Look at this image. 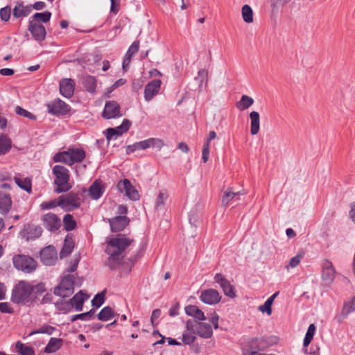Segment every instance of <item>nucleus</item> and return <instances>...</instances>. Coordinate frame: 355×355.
<instances>
[{
  "instance_id": "20",
  "label": "nucleus",
  "mask_w": 355,
  "mask_h": 355,
  "mask_svg": "<svg viewBox=\"0 0 355 355\" xmlns=\"http://www.w3.org/2000/svg\"><path fill=\"white\" fill-rule=\"evenodd\" d=\"M162 82L159 79H153L150 81L145 87L144 98L146 101H150L158 94Z\"/></svg>"
},
{
  "instance_id": "40",
  "label": "nucleus",
  "mask_w": 355,
  "mask_h": 355,
  "mask_svg": "<svg viewBox=\"0 0 355 355\" xmlns=\"http://www.w3.org/2000/svg\"><path fill=\"white\" fill-rule=\"evenodd\" d=\"M355 311V295L352 298L351 300L345 302L342 311L341 315L343 318H346L349 313Z\"/></svg>"
},
{
  "instance_id": "1",
  "label": "nucleus",
  "mask_w": 355,
  "mask_h": 355,
  "mask_svg": "<svg viewBox=\"0 0 355 355\" xmlns=\"http://www.w3.org/2000/svg\"><path fill=\"white\" fill-rule=\"evenodd\" d=\"M46 291V284L42 282L34 284L31 282L20 280L12 290L10 300L16 304L31 306L38 302Z\"/></svg>"
},
{
  "instance_id": "59",
  "label": "nucleus",
  "mask_w": 355,
  "mask_h": 355,
  "mask_svg": "<svg viewBox=\"0 0 355 355\" xmlns=\"http://www.w3.org/2000/svg\"><path fill=\"white\" fill-rule=\"evenodd\" d=\"M0 312L2 313H14V309L11 307L8 302H0Z\"/></svg>"
},
{
  "instance_id": "45",
  "label": "nucleus",
  "mask_w": 355,
  "mask_h": 355,
  "mask_svg": "<svg viewBox=\"0 0 355 355\" xmlns=\"http://www.w3.org/2000/svg\"><path fill=\"white\" fill-rule=\"evenodd\" d=\"M167 198V191L166 190L160 191L156 199L155 208L157 210L163 209L165 204V201L166 200Z\"/></svg>"
},
{
  "instance_id": "53",
  "label": "nucleus",
  "mask_w": 355,
  "mask_h": 355,
  "mask_svg": "<svg viewBox=\"0 0 355 355\" xmlns=\"http://www.w3.org/2000/svg\"><path fill=\"white\" fill-rule=\"evenodd\" d=\"M292 0H270V7L272 12L278 10L281 7H284L290 3Z\"/></svg>"
},
{
  "instance_id": "36",
  "label": "nucleus",
  "mask_w": 355,
  "mask_h": 355,
  "mask_svg": "<svg viewBox=\"0 0 355 355\" xmlns=\"http://www.w3.org/2000/svg\"><path fill=\"white\" fill-rule=\"evenodd\" d=\"M89 196L93 200L99 199L103 195L102 186L96 181L94 182L89 189Z\"/></svg>"
},
{
  "instance_id": "2",
  "label": "nucleus",
  "mask_w": 355,
  "mask_h": 355,
  "mask_svg": "<svg viewBox=\"0 0 355 355\" xmlns=\"http://www.w3.org/2000/svg\"><path fill=\"white\" fill-rule=\"evenodd\" d=\"M134 239L127 238L125 234H118L107 241L105 252L109 255L107 266L111 270L118 268L124 258L123 252L131 245Z\"/></svg>"
},
{
  "instance_id": "43",
  "label": "nucleus",
  "mask_w": 355,
  "mask_h": 355,
  "mask_svg": "<svg viewBox=\"0 0 355 355\" xmlns=\"http://www.w3.org/2000/svg\"><path fill=\"white\" fill-rule=\"evenodd\" d=\"M94 314H95V309H92L87 312L72 315L70 319V321L71 322H73L76 321V320H89L94 318Z\"/></svg>"
},
{
  "instance_id": "33",
  "label": "nucleus",
  "mask_w": 355,
  "mask_h": 355,
  "mask_svg": "<svg viewBox=\"0 0 355 355\" xmlns=\"http://www.w3.org/2000/svg\"><path fill=\"white\" fill-rule=\"evenodd\" d=\"M114 316V310L109 306L103 308L97 315L98 319L101 321H107Z\"/></svg>"
},
{
  "instance_id": "56",
  "label": "nucleus",
  "mask_w": 355,
  "mask_h": 355,
  "mask_svg": "<svg viewBox=\"0 0 355 355\" xmlns=\"http://www.w3.org/2000/svg\"><path fill=\"white\" fill-rule=\"evenodd\" d=\"M193 334H192V333L184 332L182 334V342L185 345H192L196 340V336H194Z\"/></svg>"
},
{
  "instance_id": "57",
  "label": "nucleus",
  "mask_w": 355,
  "mask_h": 355,
  "mask_svg": "<svg viewBox=\"0 0 355 355\" xmlns=\"http://www.w3.org/2000/svg\"><path fill=\"white\" fill-rule=\"evenodd\" d=\"M304 256V252L303 251L300 252L297 254L293 257H292L289 262V266L291 268L296 267L301 261L302 259Z\"/></svg>"
},
{
  "instance_id": "21",
  "label": "nucleus",
  "mask_w": 355,
  "mask_h": 355,
  "mask_svg": "<svg viewBox=\"0 0 355 355\" xmlns=\"http://www.w3.org/2000/svg\"><path fill=\"white\" fill-rule=\"evenodd\" d=\"M89 295H87L84 291L80 290L69 300L71 304V309L74 308L76 311H81L83 309V304L85 301L87 300Z\"/></svg>"
},
{
  "instance_id": "62",
  "label": "nucleus",
  "mask_w": 355,
  "mask_h": 355,
  "mask_svg": "<svg viewBox=\"0 0 355 355\" xmlns=\"http://www.w3.org/2000/svg\"><path fill=\"white\" fill-rule=\"evenodd\" d=\"M53 295L50 293H46L41 300L39 299L40 304H51L53 302Z\"/></svg>"
},
{
  "instance_id": "7",
  "label": "nucleus",
  "mask_w": 355,
  "mask_h": 355,
  "mask_svg": "<svg viewBox=\"0 0 355 355\" xmlns=\"http://www.w3.org/2000/svg\"><path fill=\"white\" fill-rule=\"evenodd\" d=\"M277 343V338L275 336H263L259 338H251L248 343V345L250 349H254L257 351V354L259 355L260 351H264L267 348Z\"/></svg>"
},
{
  "instance_id": "64",
  "label": "nucleus",
  "mask_w": 355,
  "mask_h": 355,
  "mask_svg": "<svg viewBox=\"0 0 355 355\" xmlns=\"http://www.w3.org/2000/svg\"><path fill=\"white\" fill-rule=\"evenodd\" d=\"M209 320L213 324L215 329L218 328L219 316L216 312L211 314V317Z\"/></svg>"
},
{
  "instance_id": "22",
  "label": "nucleus",
  "mask_w": 355,
  "mask_h": 355,
  "mask_svg": "<svg viewBox=\"0 0 355 355\" xmlns=\"http://www.w3.org/2000/svg\"><path fill=\"white\" fill-rule=\"evenodd\" d=\"M60 92L66 97L70 98L73 96L74 92L75 83L71 78H64L60 82Z\"/></svg>"
},
{
  "instance_id": "26",
  "label": "nucleus",
  "mask_w": 355,
  "mask_h": 355,
  "mask_svg": "<svg viewBox=\"0 0 355 355\" xmlns=\"http://www.w3.org/2000/svg\"><path fill=\"white\" fill-rule=\"evenodd\" d=\"M196 334L205 339L210 338L213 335L212 327L209 323L202 321L199 322L196 327Z\"/></svg>"
},
{
  "instance_id": "31",
  "label": "nucleus",
  "mask_w": 355,
  "mask_h": 355,
  "mask_svg": "<svg viewBox=\"0 0 355 355\" xmlns=\"http://www.w3.org/2000/svg\"><path fill=\"white\" fill-rule=\"evenodd\" d=\"M250 132L252 135H257L259 131L260 116L259 112L252 111L250 113Z\"/></svg>"
},
{
  "instance_id": "54",
  "label": "nucleus",
  "mask_w": 355,
  "mask_h": 355,
  "mask_svg": "<svg viewBox=\"0 0 355 355\" xmlns=\"http://www.w3.org/2000/svg\"><path fill=\"white\" fill-rule=\"evenodd\" d=\"M66 241H67V239H65L64 245L60 252V259H63V258L67 257L68 255H69L72 252L73 249V245L69 244V243L67 244V243H66Z\"/></svg>"
},
{
  "instance_id": "55",
  "label": "nucleus",
  "mask_w": 355,
  "mask_h": 355,
  "mask_svg": "<svg viewBox=\"0 0 355 355\" xmlns=\"http://www.w3.org/2000/svg\"><path fill=\"white\" fill-rule=\"evenodd\" d=\"M11 8L9 6L2 8L0 10V18L3 21L7 22L10 19Z\"/></svg>"
},
{
  "instance_id": "35",
  "label": "nucleus",
  "mask_w": 355,
  "mask_h": 355,
  "mask_svg": "<svg viewBox=\"0 0 355 355\" xmlns=\"http://www.w3.org/2000/svg\"><path fill=\"white\" fill-rule=\"evenodd\" d=\"M315 326L313 324H311L308 327V329L305 334V337L303 340V347L304 348V353H308V349H306V347L309 345L311 340H313V336L315 334Z\"/></svg>"
},
{
  "instance_id": "61",
  "label": "nucleus",
  "mask_w": 355,
  "mask_h": 355,
  "mask_svg": "<svg viewBox=\"0 0 355 355\" xmlns=\"http://www.w3.org/2000/svg\"><path fill=\"white\" fill-rule=\"evenodd\" d=\"M209 148L208 144H204L202 152V159L204 163H206L209 157Z\"/></svg>"
},
{
  "instance_id": "3",
  "label": "nucleus",
  "mask_w": 355,
  "mask_h": 355,
  "mask_svg": "<svg viewBox=\"0 0 355 355\" xmlns=\"http://www.w3.org/2000/svg\"><path fill=\"white\" fill-rule=\"evenodd\" d=\"M52 172L55 175L53 183L56 185L54 192L61 193L69 191L72 187L69 183L70 173L69 169L62 165H55L53 168Z\"/></svg>"
},
{
  "instance_id": "41",
  "label": "nucleus",
  "mask_w": 355,
  "mask_h": 355,
  "mask_svg": "<svg viewBox=\"0 0 355 355\" xmlns=\"http://www.w3.org/2000/svg\"><path fill=\"white\" fill-rule=\"evenodd\" d=\"M15 180L17 186L21 188V189L27 191L28 193H31L32 191V184L31 180L26 178L24 179H21L19 178H15Z\"/></svg>"
},
{
  "instance_id": "63",
  "label": "nucleus",
  "mask_w": 355,
  "mask_h": 355,
  "mask_svg": "<svg viewBox=\"0 0 355 355\" xmlns=\"http://www.w3.org/2000/svg\"><path fill=\"white\" fill-rule=\"evenodd\" d=\"M180 304L176 302L169 309V315L171 317H175L179 315Z\"/></svg>"
},
{
  "instance_id": "49",
  "label": "nucleus",
  "mask_w": 355,
  "mask_h": 355,
  "mask_svg": "<svg viewBox=\"0 0 355 355\" xmlns=\"http://www.w3.org/2000/svg\"><path fill=\"white\" fill-rule=\"evenodd\" d=\"M144 252V249L141 248L137 252L136 254L131 256L125 264L130 268L129 270H131L132 268L134 266L137 261L143 256Z\"/></svg>"
},
{
  "instance_id": "17",
  "label": "nucleus",
  "mask_w": 355,
  "mask_h": 355,
  "mask_svg": "<svg viewBox=\"0 0 355 355\" xmlns=\"http://www.w3.org/2000/svg\"><path fill=\"white\" fill-rule=\"evenodd\" d=\"M200 299L205 304L214 305L220 301L221 296L218 291L214 288H208L201 292Z\"/></svg>"
},
{
  "instance_id": "12",
  "label": "nucleus",
  "mask_w": 355,
  "mask_h": 355,
  "mask_svg": "<svg viewBox=\"0 0 355 355\" xmlns=\"http://www.w3.org/2000/svg\"><path fill=\"white\" fill-rule=\"evenodd\" d=\"M120 105L115 101L105 103L102 116L105 119H116L122 116Z\"/></svg>"
},
{
  "instance_id": "4",
  "label": "nucleus",
  "mask_w": 355,
  "mask_h": 355,
  "mask_svg": "<svg viewBox=\"0 0 355 355\" xmlns=\"http://www.w3.org/2000/svg\"><path fill=\"white\" fill-rule=\"evenodd\" d=\"M75 277L73 275H67L60 284L53 288V293L56 296L66 298L71 296L74 292Z\"/></svg>"
},
{
  "instance_id": "5",
  "label": "nucleus",
  "mask_w": 355,
  "mask_h": 355,
  "mask_svg": "<svg viewBox=\"0 0 355 355\" xmlns=\"http://www.w3.org/2000/svg\"><path fill=\"white\" fill-rule=\"evenodd\" d=\"M60 208L67 212L73 211L81 205L79 192L70 191L66 195L59 196Z\"/></svg>"
},
{
  "instance_id": "11",
  "label": "nucleus",
  "mask_w": 355,
  "mask_h": 355,
  "mask_svg": "<svg viewBox=\"0 0 355 355\" xmlns=\"http://www.w3.org/2000/svg\"><path fill=\"white\" fill-rule=\"evenodd\" d=\"M132 125L129 119H124L121 124L116 128H109L105 130V137L108 141L113 138L116 139L128 132Z\"/></svg>"
},
{
  "instance_id": "14",
  "label": "nucleus",
  "mask_w": 355,
  "mask_h": 355,
  "mask_svg": "<svg viewBox=\"0 0 355 355\" xmlns=\"http://www.w3.org/2000/svg\"><path fill=\"white\" fill-rule=\"evenodd\" d=\"M42 229L40 226L33 224H26L21 230L20 235L28 241L38 239L42 235Z\"/></svg>"
},
{
  "instance_id": "10",
  "label": "nucleus",
  "mask_w": 355,
  "mask_h": 355,
  "mask_svg": "<svg viewBox=\"0 0 355 355\" xmlns=\"http://www.w3.org/2000/svg\"><path fill=\"white\" fill-rule=\"evenodd\" d=\"M214 282L219 284L225 295L230 298H234L236 295L235 287L221 273H216L214 277Z\"/></svg>"
},
{
  "instance_id": "51",
  "label": "nucleus",
  "mask_w": 355,
  "mask_h": 355,
  "mask_svg": "<svg viewBox=\"0 0 355 355\" xmlns=\"http://www.w3.org/2000/svg\"><path fill=\"white\" fill-rule=\"evenodd\" d=\"M105 291L97 293L92 300V304L94 307L99 308L105 302Z\"/></svg>"
},
{
  "instance_id": "24",
  "label": "nucleus",
  "mask_w": 355,
  "mask_h": 355,
  "mask_svg": "<svg viewBox=\"0 0 355 355\" xmlns=\"http://www.w3.org/2000/svg\"><path fill=\"white\" fill-rule=\"evenodd\" d=\"M31 12L29 5L25 6L21 1H17L12 9V16L16 19L27 17Z\"/></svg>"
},
{
  "instance_id": "27",
  "label": "nucleus",
  "mask_w": 355,
  "mask_h": 355,
  "mask_svg": "<svg viewBox=\"0 0 355 355\" xmlns=\"http://www.w3.org/2000/svg\"><path fill=\"white\" fill-rule=\"evenodd\" d=\"M12 207V199L10 194L0 192V214L6 215Z\"/></svg>"
},
{
  "instance_id": "37",
  "label": "nucleus",
  "mask_w": 355,
  "mask_h": 355,
  "mask_svg": "<svg viewBox=\"0 0 355 355\" xmlns=\"http://www.w3.org/2000/svg\"><path fill=\"white\" fill-rule=\"evenodd\" d=\"M11 140L6 135L0 136V155L6 154L11 148Z\"/></svg>"
},
{
  "instance_id": "38",
  "label": "nucleus",
  "mask_w": 355,
  "mask_h": 355,
  "mask_svg": "<svg viewBox=\"0 0 355 355\" xmlns=\"http://www.w3.org/2000/svg\"><path fill=\"white\" fill-rule=\"evenodd\" d=\"M55 162H62L67 165L72 166L71 161H70V154L68 150L66 151L59 152L56 153L53 158Z\"/></svg>"
},
{
  "instance_id": "28",
  "label": "nucleus",
  "mask_w": 355,
  "mask_h": 355,
  "mask_svg": "<svg viewBox=\"0 0 355 355\" xmlns=\"http://www.w3.org/2000/svg\"><path fill=\"white\" fill-rule=\"evenodd\" d=\"M82 85L87 92L94 94L96 88V79L90 75L83 76L81 78Z\"/></svg>"
},
{
  "instance_id": "8",
  "label": "nucleus",
  "mask_w": 355,
  "mask_h": 355,
  "mask_svg": "<svg viewBox=\"0 0 355 355\" xmlns=\"http://www.w3.org/2000/svg\"><path fill=\"white\" fill-rule=\"evenodd\" d=\"M48 112L53 116H64L69 114L71 107L60 98L54 99L46 104Z\"/></svg>"
},
{
  "instance_id": "29",
  "label": "nucleus",
  "mask_w": 355,
  "mask_h": 355,
  "mask_svg": "<svg viewBox=\"0 0 355 355\" xmlns=\"http://www.w3.org/2000/svg\"><path fill=\"white\" fill-rule=\"evenodd\" d=\"M68 151L72 165L76 162H81L85 158L86 153L83 148H69Z\"/></svg>"
},
{
  "instance_id": "23",
  "label": "nucleus",
  "mask_w": 355,
  "mask_h": 355,
  "mask_svg": "<svg viewBox=\"0 0 355 355\" xmlns=\"http://www.w3.org/2000/svg\"><path fill=\"white\" fill-rule=\"evenodd\" d=\"M187 315L194 318L196 322L204 321L207 319L204 312L196 305H188L184 308Z\"/></svg>"
},
{
  "instance_id": "6",
  "label": "nucleus",
  "mask_w": 355,
  "mask_h": 355,
  "mask_svg": "<svg viewBox=\"0 0 355 355\" xmlns=\"http://www.w3.org/2000/svg\"><path fill=\"white\" fill-rule=\"evenodd\" d=\"M14 267L26 273H31L37 268V261L30 256L24 254L15 255L12 258Z\"/></svg>"
},
{
  "instance_id": "42",
  "label": "nucleus",
  "mask_w": 355,
  "mask_h": 355,
  "mask_svg": "<svg viewBox=\"0 0 355 355\" xmlns=\"http://www.w3.org/2000/svg\"><path fill=\"white\" fill-rule=\"evenodd\" d=\"M55 307L58 311L62 312L63 313H68L72 310L71 304H70L69 300V301H65L64 300H58L55 303Z\"/></svg>"
},
{
  "instance_id": "18",
  "label": "nucleus",
  "mask_w": 355,
  "mask_h": 355,
  "mask_svg": "<svg viewBox=\"0 0 355 355\" xmlns=\"http://www.w3.org/2000/svg\"><path fill=\"white\" fill-rule=\"evenodd\" d=\"M41 261L46 266H53L57 260V252L55 248L49 245L40 251Z\"/></svg>"
},
{
  "instance_id": "16",
  "label": "nucleus",
  "mask_w": 355,
  "mask_h": 355,
  "mask_svg": "<svg viewBox=\"0 0 355 355\" xmlns=\"http://www.w3.org/2000/svg\"><path fill=\"white\" fill-rule=\"evenodd\" d=\"M112 232L123 231L130 223V219L125 216H117L112 218H107Z\"/></svg>"
},
{
  "instance_id": "44",
  "label": "nucleus",
  "mask_w": 355,
  "mask_h": 355,
  "mask_svg": "<svg viewBox=\"0 0 355 355\" xmlns=\"http://www.w3.org/2000/svg\"><path fill=\"white\" fill-rule=\"evenodd\" d=\"M15 347L20 355H35L33 348L29 346H24L21 341H17Z\"/></svg>"
},
{
  "instance_id": "50",
  "label": "nucleus",
  "mask_w": 355,
  "mask_h": 355,
  "mask_svg": "<svg viewBox=\"0 0 355 355\" xmlns=\"http://www.w3.org/2000/svg\"><path fill=\"white\" fill-rule=\"evenodd\" d=\"M60 207V198L51 200L50 201L42 202L40 205V208L42 210L54 209L56 207Z\"/></svg>"
},
{
  "instance_id": "30",
  "label": "nucleus",
  "mask_w": 355,
  "mask_h": 355,
  "mask_svg": "<svg viewBox=\"0 0 355 355\" xmlns=\"http://www.w3.org/2000/svg\"><path fill=\"white\" fill-rule=\"evenodd\" d=\"M62 343L63 340L61 338H51L44 348V352L47 354L54 353L61 348Z\"/></svg>"
},
{
  "instance_id": "19",
  "label": "nucleus",
  "mask_w": 355,
  "mask_h": 355,
  "mask_svg": "<svg viewBox=\"0 0 355 355\" xmlns=\"http://www.w3.org/2000/svg\"><path fill=\"white\" fill-rule=\"evenodd\" d=\"M28 30L33 38L37 42H42L46 38V31L45 27L41 24H35L28 21Z\"/></svg>"
},
{
  "instance_id": "60",
  "label": "nucleus",
  "mask_w": 355,
  "mask_h": 355,
  "mask_svg": "<svg viewBox=\"0 0 355 355\" xmlns=\"http://www.w3.org/2000/svg\"><path fill=\"white\" fill-rule=\"evenodd\" d=\"M150 147L161 149L164 146V142L159 138H150Z\"/></svg>"
},
{
  "instance_id": "25",
  "label": "nucleus",
  "mask_w": 355,
  "mask_h": 355,
  "mask_svg": "<svg viewBox=\"0 0 355 355\" xmlns=\"http://www.w3.org/2000/svg\"><path fill=\"white\" fill-rule=\"evenodd\" d=\"M245 192L244 190L239 191L237 192H234L232 191V188L229 187L224 192V194L221 199V205L223 207H226L230 202L231 200L236 198V200H240V196L245 195Z\"/></svg>"
},
{
  "instance_id": "47",
  "label": "nucleus",
  "mask_w": 355,
  "mask_h": 355,
  "mask_svg": "<svg viewBox=\"0 0 355 355\" xmlns=\"http://www.w3.org/2000/svg\"><path fill=\"white\" fill-rule=\"evenodd\" d=\"M242 16L245 22L251 23L253 21V11L249 5L245 4L242 7Z\"/></svg>"
},
{
  "instance_id": "9",
  "label": "nucleus",
  "mask_w": 355,
  "mask_h": 355,
  "mask_svg": "<svg viewBox=\"0 0 355 355\" xmlns=\"http://www.w3.org/2000/svg\"><path fill=\"white\" fill-rule=\"evenodd\" d=\"M322 272L321 278L324 284L329 286L334 281L336 276V269L331 261L324 259L321 264Z\"/></svg>"
},
{
  "instance_id": "52",
  "label": "nucleus",
  "mask_w": 355,
  "mask_h": 355,
  "mask_svg": "<svg viewBox=\"0 0 355 355\" xmlns=\"http://www.w3.org/2000/svg\"><path fill=\"white\" fill-rule=\"evenodd\" d=\"M15 112L20 116H22L24 117L28 118L31 120H36V116L33 113L30 112L29 111L22 108L20 106H17L15 107Z\"/></svg>"
},
{
  "instance_id": "46",
  "label": "nucleus",
  "mask_w": 355,
  "mask_h": 355,
  "mask_svg": "<svg viewBox=\"0 0 355 355\" xmlns=\"http://www.w3.org/2000/svg\"><path fill=\"white\" fill-rule=\"evenodd\" d=\"M208 80V71L205 69H200L195 80L198 83V87L202 89L203 83L207 84Z\"/></svg>"
},
{
  "instance_id": "15",
  "label": "nucleus",
  "mask_w": 355,
  "mask_h": 355,
  "mask_svg": "<svg viewBox=\"0 0 355 355\" xmlns=\"http://www.w3.org/2000/svg\"><path fill=\"white\" fill-rule=\"evenodd\" d=\"M117 187L121 191H124L129 199L132 200H138L139 199L140 196L137 190L133 187L129 180L124 179L119 181Z\"/></svg>"
},
{
  "instance_id": "48",
  "label": "nucleus",
  "mask_w": 355,
  "mask_h": 355,
  "mask_svg": "<svg viewBox=\"0 0 355 355\" xmlns=\"http://www.w3.org/2000/svg\"><path fill=\"white\" fill-rule=\"evenodd\" d=\"M55 329H56L53 326L44 324L39 329L34 330L30 332L28 336H31L36 334H45L48 335H51L55 331Z\"/></svg>"
},
{
  "instance_id": "13",
  "label": "nucleus",
  "mask_w": 355,
  "mask_h": 355,
  "mask_svg": "<svg viewBox=\"0 0 355 355\" xmlns=\"http://www.w3.org/2000/svg\"><path fill=\"white\" fill-rule=\"evenodd\" d=\"M44 227L51 232H55L61 226V221L59 217L53 213L44 214L42 218Z\"/></svg>"
},
{
  "instance_id": "34",
  "label": "nucleus",
  "mask_w": 355,
  "mask_h": 355,
  "mask_svg": "<svg viewBox=\"0 0 355 355\" xmlns=\"http://www.w3.org/2000/svg\"><path fill=\"white\" fill-rule=\"evenodd\" d=\"M254 103V99L248 96L243 95L241 99L236 103V107L241 110H245L249 108Z\"/></svg>"
},
{
  "instance_id": "39",
  "label": "nucleus",
  "mask_w": 355,
  "mask_h": 355,
  "mask_svg": "<svg viewBox=\"0 0 355 355\" xmlns=\"http://www.w3.org/2000/svg\"><path fill=\"white\" fill-rule=\"evenodd\" d=\"M63 225L64 230L69 232L73 230L76 227L77 223L71 214H67L63 217Z\"/></svg>"
},
{
  "instance_id": "32",
  "label": "nucleus",
  "mask_w": 355,
  "mask_h": 355,
  "mask_svg": "<svg viewBox=\"0 0 355 355\" xmlns=\"http://www.w3.org/2000/svg\"><path fill=\"white\" fill-rule=\"evenodd\" d=\"M51 17V12L46 10L43 12H36L30 19L29 21H33L35 24H40V22L47 23L50 21Z\"/></svg>"
},
{
  "instance_id": "58",
  "label": "nucleus",
  "mask_w": 355,
  "mask_h": 355,
  "mask_svg": "<svg viewBox=\"0 0 355 355\" xmlns=\"http://www.w3.org/2000/svg\"><path fill=\"white\" fill-rule=\"evenodd\" d=\"M139 48V42L138 40H136V41L133 42V43L129 47V49L125 54L130 55V56L132 58L135 54H136L138 52Z\"/></svg>"
}]
</instances>
